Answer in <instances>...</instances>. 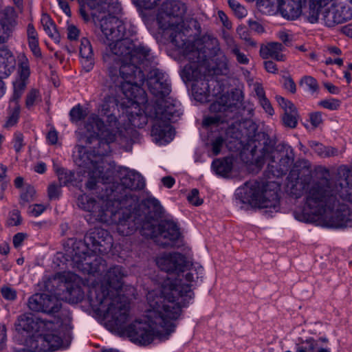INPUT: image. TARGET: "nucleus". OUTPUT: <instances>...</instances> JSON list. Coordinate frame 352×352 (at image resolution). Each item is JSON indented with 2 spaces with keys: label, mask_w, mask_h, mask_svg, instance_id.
Returning a JSON list of instances; mask_svg holds the SVG:
<instances>
[{
  "label": "nucleus",
  "mask_w": 352,
  "mask_h": 352,
  "mask_svg": "<svg viewBox=\"0 0 352 352\" xmlns=\"http://www.w3.org/2000/svg\"><path fill=\"white\" fill-rule=\"evenodd\" d=\"M156 266L169 276L159 291L146 296L145 320H137L124 331L129 339L140 345L151 344L155 339H168L176 328L182 309L192 298V287L202 276L204 268L177 252H164L155 258Z\"/></svg>",
  "instance_id": "f257e3e1"
},
{
  "label": "nucleus",
  "mask_w": 352,
  "mask_h": 352,
  "mask_svg": "<svg viewBox=\"0 0 352 352\" xmlns=\"http://www.w3.org/2000/svg\"><path fill=\"white\" fill-rule=\"evenodd\" d=\"M15 329L20 333H33L26 341L28 349L18 352H49L58 349L63 341L71 338L72 327L67 319L65 324L59 320L56 322L34 318L30 314L19 316L15 322Z\"/></svg>",
  "instance_id": "f03ea898"
},
{
  "label": "nucleus",
  "mask_w": 352,
  "mask_h": 352,
  "mask_svg": "<svg viewBox=\"0 0 352 352\" xmlns=\"http://www.w3.org/2000/svg\"><path fill=\"white\" fill-rule=\"evenodd\" d=\"M78 205L82 209L88 211L98 221L106 222L109 217L117 222L118 232L127 236L135 230V223L127 209L123 210L121 201L115 199V195L100 197L96 201L83 194L78 198Z\"/></svg>",
  "instance_id": "7ed1b4c3"
},
{
  "label": "nucleus",
  "mask_w": 352,
  "mask_h": 352,
  "mask_svg": "<svg viewBox=\"0 0 352 352\" xmlns=\"http://www.w3.org/2000/svg\"><path fill=\"white\" fill-rule=\"evenodd\" d=\"M338 197L352 201V185L349 186L344 180L339 184L314 186L307 193L306 204L309 208L314 210V214L323 216L329 210H333L338 206Z\"/></svg>",
  "instance_id": "20e7f679"
},
{
  "label": "nucleus",
  "mask_w": 352,
  "mask_h": 352,
  "mask_svg": "<svg viewBox=\"0 0 352 352\" xmlns=\"http://www.w3.org/2000/svg\"><path fill=\"white\" fill-rule=\"evenodd\" d=\"M106 239L111 240L107 231L96 229L85 236V241H74L72 248L66 250V255L71 260V265L84 273L94 274L98 272L97 267L91 263V258L88 255V250L96 251L97 246H102V242Z\"/></svg>",
  "instance_id": "39448f33"
},
{
  "label": "nucleus",
  "mask_w": 352,
  "mask_h": 352,
  "mask_svg": "<svg viewBox=\"0 0 352 352\" xmlns=\"http://www.w3.org/2000/svg\"><path fill=\"white\" fill-rule=\"evenodd\" d=\"M72 122L80 124L85 122L87 136L89 142L91 139H96L99 142L109 144L116 140L118 132V121L113 114L107 116V124H104L102 119L91 116L87 118L86 111H70Z\"/></svg>",
  "instance_id": "423d86ee"
},
{
  "label": "nucleus",
  "mask_w": 352,
  "mask_h": 352,
  "mask_svg": "<svg viewBox=\"0 0 352 352\" xmlns=\"http://www.w3.org/2000/svg\"><path fill=\"white\" fill-rule=\"evenodd\" d=\"M308 0H265L267 14L274 16L279 11L281 16L289 21H295L302 14V9ZM307 20L314 24L318 22L322 6L316 3L315 0H309Z\"/></svg>",
  "instance_id": "0eeeda50"
},
{
  "label": "nucleus",
  "mask_w": 352,
  "mask_h": 352,
  "mask_svg": "<svg viewBox=\"0 0 352 352\" xmlns=\"http://www.w3.org/2000/svg\"><path fill=\"white\" fill-rule=\"evenodd\" d=\"M145 111L132 116L131 122L137 127H142L147 122L152 123L151 135L154 141L159 144H164L170 142L174 136V131L170 122L173 113L171 111Z\"/></svg>",
  "instance_id": "6e6552de"
},
{
  "label": "nucleus",
  "mask_w": 352,
  "mask_h": 352,
  "mask_svg": "<svg viewBox=\"0 0 352 352\" xmlns=\"http://www.w3.org/2000/svg\"><path fill=\"white\" fill-rule=\"evenodd\" d=\"M100 304L98 310L105 322L113 328L123 329L124 324L129 318V306L121 300L118 294H96Z\"/></svg>",
  "instance_id": "1a4fd4ad"
},
{
  "label": "nucleus",
  "mask_w": 352,
  "mask_h": 352,
  "mask_svg": "<svg viewBox=\"0 0 352 352\" xmlns=\"http://www.w3.org/2000/svg\"><path fill=\"white\" fill-rule=\"evenodd\" d=\"M104 153L98 152V155L88 153L85 147L78 146L74 153L75 163L80 168H85L83 173H87L88 182L87 188L93 189L96 184L100 182H106L108 180L109 173L107 171L103 174L104 163L102 155Z\"/></svg>",
  "instance_id": "9d476101"
},
{
  "label": "nucleus",
  "mask_w": 352,
  "mask_h": 352,
  "mask_svg": "<svg viewBox=\"0 0 352 352\" xmlns=\"http://www.w3.org/2000/svg\"><path fill=\"white\" fill-rule=\"evenodd\" d=\"M322 6V20L328 28H333L352 19V0H315Z\"/></svg>",
  "instance_id": "9b49d317"
},
{
  "label": "nucleus",
  "mask_w": 352,
  "mask_h": 352,
  "mask_svg": "<svg viewBox=\"0 0 352 352\" xmlns=\"http://www.w3.org/2000/svg\"><path fill=\"white\" fill-rule=\"evenodd\" d=\"M236 199L241 204V208L261 209L264 204V182L252 180L236 190Z\"/></svg>",
  "instance_id": "f8f14e48"
},
{
  "label": "nucleus",
  "mask_w": 352,
  "mask_h": 352,
  "mask_svg": "<svg viewBox=\"0 0 352 352\" xmlns=\"http://www.w3.org/2000/svg\"><path fill=\"white\" fill-rule=\"evenodd\" d=\"M58 279L61 281L60 290L66 289L63 294H57L60 299L76 303L83 298V292L80 287V279L77 275L64 272L58 276Z\"/></svg>",
  "instance_id": "ddd939ff"
},
{
  "label": "nucleus",
  "mask_w": 352,
  "mask_h": 352,
  "mask_svg": "<svg viewBox=\"0 0 352 352\" xmlns=\"http://www.w3.org/2000/svg\"><path fill=\"white\" fill-rule=\"evenodd\" d=\"M125 272L122 267L114 266L109 268L102 276L100 283L95 287L96 294H118L123 285L122 279Z\"/></svg>",
  "instance_id": "4468645a"
},
{
  "label": "nucleus",
  "mask_w": 352,
  "mask_h": 352,
  "mask_svg": "<svg viewBox=\"0 0 352 352\" xmlns=\"http://www.w3.org/2000/svg\"><path fill=\"white\" fill-rule=\"evenodd\" d=\"M166 11L164 23L161 19H158L159 24L164 30H173L177 32L180 30L181 18L186 12V6L184 3L179 1L167 2L164 5Z\"/></svg>",
  "instance_id": "2eb2a0df"
},
{
  "label": "nucleus",
  "mask_w": 352,
  "mask_h": 352,
  "mask_svg": "<svg viewBox=\"0 0 352 352\" xmlns=\"http://www.w3.org/2000/svg\"><path fill=\"white\" fill-rule=\"evenodd\" d=\"M147 85L151 93L157 98V100L164 98L170 92L168 76L159 69L151 72Z\"/></svg>",
  "instance_id": "dca6fc26"
},
{
  "label": "nucleus",
  "mask_w": 352,
  "mask_h": 352,
  "mask_svg": "<svg viewBox=\"0 0 352 352\" xmlns=\"http://www.w3.org/2000/svg\"><path fill=\"white\" fill-rule=\"evenodd\" d=\"M157 234H152L151 237L161 246L165 247L172 244L180 236V232L177 224L171 221L161 223L157 228Z\"/></svg>",
  "instance_id": "f3484780"
},
{
  "label": "nucleus",
  "mask_w": 352,
  "mask_h": 352,
  "mask_svg": "<svg viewBox=\"0 0 352 352\" xmlns=\"http://www.w3.org/2000/svg\"><path fill=\"white\" fill-rule=\"evenodd\" d=\"M120 184L116 187L113 195L120 192L123 190H139L144 186L143 177L138 173L127 168H121L120 170Z\"/></svg>",
  "instance_id": "a211bd4d"
},
{
  "label": "nucleus",
  "mask_w": 352,
  "mask_h": 352,
  "mask_svg": "<svg viewBox=\"0 0 352 352\" xmlns=\"http://www.w3.org/2000/svg\"><path fill=\"white\" fill-rule=\"evenodd\" d=\"M296 352H331V349L327 338H310L296 345Z\"/></svg>",
  "instance_id": "6ab92c4d"
},
{
  "label": "nucleus",
  "mask_w": 352,
  "mask_h": 352,
  "mask_svg": "<svg viewBox=\"0 0 352 352\" xmlns=\"http://www.w3.org/2000/svg\"><path fill=\"white\" fill-rule=\"evenodd\" d=\"M80 62L84 69L90 71L94 66V53L90 41L82 38L80 45Z\"/></svg>",
  "instance_id": "aec40b11"
},
{
  "label": "nucleus",
  "mask_w": 352,
  "mask_h": 352,
  "mask_svg": "<svg viewBox=\"0 0 352 352\" xmlns=\"http://www.w3.org/2000/svg\"><path fill=\"white\" fill-rule=\"evenodd\" d=\"M20 78L14 82V96L13 99H18L22 91L25 87V80L30 75L29 65L26 61L22 62L19 70Z\"/></svg>",
  "instance_id": "412c9836"
},
{
  "label": "nucleus",
  "mask_w": 352,
  "mask_h": 352,
  "mask_svg": "<svg viewBox=\"0 0 352 352\" xmlns=\"http://www.w3.org/2000/svg\"><path fill=\"white\" fill-rule=\"evenodd\" d=\"M352 217L349 209L343 206L341 212H337L328 223L329 226L336 228H346L351 226Z\"/></svg>",
  "instance_id": "4be33fe9"
},
{
  "label": "nucleus",
  "mask_w": 352,
  "mask_h": 352,
  "mask_svg": "<svg viewBox=\"0 0 352 352\" xmlns=\"http://www.w3.org/2000/svg\"><path fill=\"white\" fill-rule=\"evenodd\" d=\"M284 49L280 43H268L265 45V58H271L277 61H285L286 56L283 54Z\"/></svg>",
  "instance_id": "5701e85b"
},
{
  "label": "nucleus",
  "mask_w": 352,
  "mask_h": 352,
  "mask_svg": "<svg viewBox=\"0 0 352 352\" xmlns=\"http://www.w3.org/2000/svg\"><path fill=\"white\" fill-rule=\"evenodd\" d=\"M209 85L206 82H197L194 85L192 88V94L195 99L201 102L213 100L210 99L209 90L208 89Z\"/></svg>",
  "instance_id": "b1692460"
},
{
  "label": "nucleus",
  "mask_w": 352,
  "mask_h": 352,
  "mask_svg": "<svg viewBox=\"0 0 352 352\" xmlns=\"http://www.w3.org/2000/svg\"><path fill=\"white\" fill-rule=\"evenodd\" d=\"M56 293V296H52L45 294V302L43 303V309L42 312L52 314L57 312L60 308V302L59 296Z\"/></svg>",
  "instance_id": "393cba45"
},
{
  "label": "nucleus",
  "mask_w": 352,
  "mask_h": 352,
  "mask_svg": "<svg viewBox=\"0 0 352 352\" xmlns=\"http://www.w3.org/2000/svg\"><path fill=\"white\" fill-rule=\"evenodd\" d=\"M278 209V197L276 191H267L265 189V214L272 213Z\"/></svg>",
  "instance_id": "a878e982"
},
{
  "label": "nucleus",
  "mask_w": 352,
  "mask_h": 352,
  "mask_svg": "<svg viewBox=\"0 0 352 352\" xmlns=\"http://www.w3.org/2000/svg\"><path fill=\"white\" fill-rule=\"evenodd\" d=\"M45 302V294H36L29 298L28 305L32 311H42Z\"/></svg>",
  "instance_id": "bb28decb"
},
{
  "label": "nucleus",
  "mask_w": 352,
  "mask_h": 352,
  "mask_svg": "<svg viewBox=\"0 0 352 352\" xmlns=\"http://www.w3.org/2000/svg\"><path fill=\"white\" fill-rule=\"evenodd\" d=\"M41 24L45 32L52 38H58V33L56 27L47 14H43L41 16Z\"/></svg>",
  "instance_id": "cd10ccee"
},
{
  "label": "nucleus",
  "mask_w": 352,
  "mask_h": 352,
  "mask_svg": "<svg viewBox=\"0 0 352 352\" xmlns=\"http://www.w3.org/2000/svg\"><path fill=\"white\" fill-rule=\"evenodd\" d=\"M166 97V96L157 100L159 108L164 109V110H171L172 109H180L182 107V104L179 101L171 97Z\"/></svg>",
  "instance_id": "c85d7f7f"
},
{
  "label": "nucleus",
  "mask_w": 352,
  "mask_h": 352,
  "mask_svg": "<svg viewBox=\"0 0 352 352\" xmlns=\"http://www.w3.org/2000/svg\"><path fill=\"white\" fill-rule=\"evenodd\" d=\"M54 169L58 176L60 184L65 185L72 181L74 177V175L72 172L65 170L59 167L56 164H54Z\"/></svg>",
  "instance_id": "c756f323"
},
{
  "label": "nucleus",
  "mask_w": 352,
  "mask_h": 352,
  "mask_svg": "<svg viewBox=\"0 0 352 352\" xmlns=\"http://www.w3.org/2000/svg\"><path fill=\"white\" fill-rule=\"evenodd\" d=\"M276 140L272 138L267 146H265V160L267 159H271L272 161H275L276 159H278L280 157V150L278 149L279 146L275 148Z\"/></svg>",
  "instance_id": "7c9ffc66"
},
{
  "label": "nucleus",
  "mask_w": 352,
  "mask_h": 352,
  "mask_svg": "<svg viewBox=\"0 0 352 352\" xmlns=\"http://www.w3.org/2000/svg\"><path fill=\"white\" fill-rule=\"evenodd\" d=\"M299 85L301 87H306L311 93L317 92L319 88L316 80L310 76L302 77L299 82Z\"/></svg>",
  "instance_id": "2f4dec72"
},
{
  "label": "nucleus",
  "mask_w": 352,
  "mask_h": 352,
  "mask_svg": "<svg viewBox=\"0 0 352 352\" xmlns=\"http://www.w3.org/2000/svg\"><path fill=\"white\" fill-rule=\"evenodd\" d=\"M285 126L295 128L298 123V116L296 111H285L282 117Z\"/></svg>",
  "instance_id": "473e14b6"
},
{
  "label": "nucleus",
  "mask_w": 352,
  "mask_h": 352,
  "mask_svg": "<svg viewBox=\"0 0 352 352\" xmlns=\"http://www.w3.org/2000/svg\"><path fill=\"white\" fill-rule=\"evenodd\" d=\"M212 96L214 98V108H217V105L219 107L227 106L232 107V103L230 101L229 97L225 94H221L220 93H214L212 94Z\"/></svg>",
  "instance_id": "72a5a7b5"
},
{
  "label": "nucleus",
  "mask_w": 352,
  "mask_h": 352,
  "mask_svg": "<svg viewBox=\"0 0 352 352\" xmlns=\"http://www.w3.org/2000/svg\"><path fill=\"white\" fill-rule=\"evenodd\" d=\"M212 168L217 174L221 175L227 174L230 169L229 164L226 162L219 160L213 162Z\"/></svg>",
  "instance_id": "f704fd0d"
},
{
  "label": "nucleus",
  "mask_w": 352,
  "mask_h": 352,
  "mask_svg": "<svg viewBox=\"0 0 352 352\" xmlns=\"http://www.w3.org/2000/svg\"><path fill=\"white\" fill-rule=\"evenodd\" d=\"M228 4L237 17L243 18L247 15V10L236 1L228 0Z\"/></svg>",
  "instance_id": "c9c22d12"
},
{
  "label": "nucleus",
  "mask_w": 352,
  "mask_h": 352,
  "mask_svg": "<svg viewBox=\"0 0 352 352\" xmlns=\"http://www.w3.org/2000/svg\"><path fill=\"white\" fill-rule=\"evenodd\" d=\"M46 139L48 144L57 146H61V142L58 139V133L54 128L50 129L47 132Z\"/></svg>",
  "instance_id": "e433bc0d"
},
{
  "label": "nucleus",
  "mask_w": 352,
  "mask_h": 352,
  "mask_svg": "<svg viewBox=\"0 0 352 352\" xmlns=\"http://www.w3.org/2000/svg\"><path fill=\"white\" fill-rule=\"evenodd\" d=\"M34 195V188L32 186H28L21 195V204H25L33 201Z\"/></svg>",
  "instance_id": "4c0bfd02"
},
{
  "label": "nucleus",
  "mask_w": 352,
  "mask_h": 352,
  "mask_svg": "<svg viewBox=\"0 0 352 352\" xmlns=\"http://www.w3.org/2000/svg\"><path fill=\"white\" fill-rule=\"evenodd\" d=\"M188 201L193 206H199L203 204V199L199 197V190L192 189L187 197Z\"/></svg>",
  "instance_id": "58836bf2"
},
{
  "label": "nucleus",
  "mask_w": 352,
  "mask_h": 352,
  "mask_svg": "<svg viewBox=\"0 0 352 352\" xmlns=\"http://www.w3.org/2000/svg\"><path fill=\"white\" fill-rule=\"evenodd\" d=\"M48 197L50 199H57L60 195V185L52 183L47 189Z\"/></svg>",
  "instance_id": "ea45409f"
},
{
  "label": "nucleus",
  "mask_w": 352,
  "mask_h": 352,
  "mask_svg": "<svg viewBox=\"0 0 352 352\" xmlns=\"http://www.w3.org/2000/svg\"><path fill=\"white\" fill-rule=\"evenodd\" d=\"M1 292L3 296V297L8 300H13L16 297V292L14 289L10 287H3L1 289Z\"/></svg>",
  "instance_id": "a19ab883"
},
{
  "label": "nucleus",
  "mask_w": 352,
  "mask_h": 352,
  "mask_svg": "<svg viewBox=\"0 0 352 352\" xmlns=\"http://www.w3.org/2000/svg\"><path fill=\"white\" fill-rule=\"evenodd\" d=\"M320 105L322 108L329 109H336L340 107V102L335 99L321 101Z\"/></svg>",
  "instance_id": "79ce46f5"
},
{
  "label": "nucleus",
  "mask_w": 352,
  "mask_h": 352,
  "mask_svg": "<svg viewBox=\"0 0 352 352\" xmlns=\"http://www.w3.org/2000/svg\"><path fill=\"white\" fill-rule=\"evenodd\" d=\"M14 60L10 52L3 48H0V65H6L7 63H11Z\"/></svg>",
  "instance_id": "37998d69"
},
{
  "label": "nucleus",
  "mask_w": 352,
  "mask_h": 352,
  "mask_svg": "<svg viewBox=\"0 0 352 352\" xmlns=\"http://www.w3.org/2000/svg\"><path fill=\"white\" fill-rule=\"evenodd\" d=\"M283 86L286 90L292 94H294L296 92V83L290 76L284 77Z\"/></svg>",
  "instance_id": "c03bdc74"
},
{
  "label": "nucleus",
  "mask_w": 352,
  "mask_h": 352,
  "mask_svg": "<svg viewBox=\"0 0 352 352\" xmlns=\"http://www.w3.org/2000/svg\"><path fill=\"white\" fill-rule=\"evenodd\" d=\"M19 118V113L18 111H13L7 118L6 123L4 124V127L6 129H9L13 126H14Z\"/></svg>",
  "instance_id": "a18cd8bd"
},
{
  "label": "nucleus",
  "mask_w": 352,
  "mask_h": 352,
  "mask_svg": "<svg viewBox=\"0 0 352 352\" xmlns=\"http://www.w3.org/2000/svg\"><path fill=\"white\" fill-rule=\"evenodd\" d=\"M39 94L36 90H32L30 92L27 97L26 104L28 108L32 107L34 104L38 101Z\"/></svg>",
  "instance_id": "49530a36"
},
{
  "label": "nucleus",
  "mask_w": 352,
  "mask_h": 352,
  "mask_svg": "<svg viewBox=\"0 0 352 352\" xmlns=\"http://www.w3.org/2000/svg\"><path fill=\"white\" fill-rule=\"evenodd\" d=\"M21 222V217L20 215V212L19 210H13L10 216L8 219L9 225L14 226L20 224Z\"/></svg>",
  "instance_id": "de8ad7c7"
},
{
  "label": "nucleus",
  "mask_w": 352,
  "mask_h": 352,
  "mask_svg": "<svg viewBox=\"0 0 352 352\" xmlns=\"http://www.w3.org/2000/svg\"><path fill=\"white\" fill-rule=\"evenodd\" d=\"M276 101L278 103L280 107L283 109L287 110V109H292L293 108H295L294 104L291 101L281 96H277Z\"/></svg>",
  "instance_id": "09e8293b"
},
{
  "label": "nucleus",
  "mask_w": 352,
  "mask_h": 352,
  "mask_svg": "<svg viewBox=\"0 0 352 352\" xmlns=\"http://www.w3.org/2000/svg\"><path fill=\"white\" fill-rule=\"evenodd\" d=\"M7 329L5 324H0V351L3 350L6 346Z\"/></svg>",
  "instance_id": "8fccbe9b"
},
{
  "label": "nucleus",
  "mask_w": 352,
  "mask_h": 352,
  "mask_svg": "<svg viewBox=\"0 0 352 352\" xmlns=\"http://www.w3.org/2000/svg\"><path fill=\"white\" fill-rule=\"evenodd\" d=\"M314 151L321 156H330L336 153V151L333 148H326L322 145V147H316Z\"/></svg>",
  "instance_id": "3c124183"
},
{
  "label": "nucleus",
  "mask_w": 352,
  "mask_h": 352,
  "mask_svg": "<svg viewBox=\"0 0 352 352\" xmlns=\"http://www.w3.org/2000/svg\"><path fill=\"white\" fill-rule=\"evenodd\" d=\"M223 144V139L221 137L217 138L212 144V153L214 155L219 154L221 148Z\"/></svg>",
  "instance_id": "603ef678"
},
{
  "label": "nucleus",
  "mask_w": 352,
  "mask_h": 352,
  "mask_svg": "<svg viewBox=\"0 0 352 352\" xmlns=\"http://www.w3.org/2000/svg\"><path fill=\"white\" fill-rule=\"evenodd\" d=\"M45 210V206L42 204H34L30 206L29 212L34 216H39Z\"/></svg>",
  "instance_id": "864d4df0"
},
{
  "label": "nucleus",
  "mask_w": 352,
  "mask_h": 352,
  "mask_svg": "<svg viewBox=\"0 0 352 352\" xmlns=\"http://www.w3.org/2000/svg\"><path fill=\"white\" fill-rule=\"evenodd\" d=\"M309 119L311 124L314 126H318L322 122L321 115L318 111H314L310 113Z\"/></svg>",
  "instance_id": "5fc2aeb1"
},
{
  "label": "nucleus",
  "mask_w": 352,
  "mask_h": 352,
  "mask_svg": "<svg viewBox=\"0 0 352 352\" xmlns=\"http://www.w3.org/2000/svg\"><path fill=\"white\" fill-rule=\"evenodd\" d=\"M79 34L78 30L73 25H69L67 27V36L71 40H75Z\"/></svg>",
  "instance_id": "6e6d98bb"
},
{
  "label": "nucleus",
  "mask_w": 352,
  "mask_h": 352,
  "mask_svg": "<svg viewBox=\"0 0 352 352\" xmlns=\"http://www.w3.org/2000/svg\"><path fill=\"white\" fill-rule=\"evenodd\" d=\"M28 42H29L30 47L31 50L32 51V52L34 53V54L36 56H40L41 52H40V50L38 47V38L34 39V40L28 41Z\"/></svg>",
  "instance_id": "4d7b16f0"
},
{
  "label": "nucleus",
  "mask_w": 352,
  "mask_h": 352,
  "mask_svg": "<svg viewBox=\"0 0 352 352\" xmlns=\"http://www.w3.org/2000/svg\"><path fill=\"white\" fill-rule=\"evenodd\" d=\"M141 6L146 9H151L154 7L160 0H138Z\"/></svg>",
  "instance_id": "13d9d810"
},
{
  "label": "nucleus",
  "mask_w": 352,
  "mask_h": 352,
  "mask_svg": "<svg viewBox=\"0 0 352 352\" xmlns=\"http://www.w3.org/2000/svg\"><path fill=\"white\" fill-rule=\"evenodd\" d=\"M25 238V235L23 233H18L13 237V244L15 248L19 247Z\"/></svg>",
  "instance_id": "bf43d9fd"
},
{
  "label": "nucleus",
  "mask_w": 352,
  "mask_h": 352,
  "mask_svg": "<svg viewBox=\"0 0 352 352\" xmlns=\"http://www.w3.org/2000/svg\"><path fill=\"white\" fill-rule=\"evenodd\" d=\"M249 25L252 30L255 31L258 33H262L263 32V29L262 25L256 21H249Z\"/></svg>",
  "instance_id": "052dcab7"
},
{
  "label": "nucleus",
  "mask_w": 352,
  "mask_h": 352,
  "mask_svg": "<svg viewBox=\"0 0 352 352\" xmlns=\"http://www.w3.org/2000/svg\"><path fill=\"white\" fill-rule=\"evenodd\" d=\"M219 122V118L217 116H209L204 118L203 120V126H208L211 124L218 123Z\"/></svg>",
  "instance_id": "680f3d73"
},
{
  "label": "nucleus",
  "mask_w": 352,
  "mask_h": 352,
  "mask_svg": "<svg viewBox=\"0 0 352 352\" xmlns=\"http://www.w3.org/2000/svg\"><path fill=\"white\" fill-rule=\"evenodd\" d=\"M23 135L21 134L18 133V134L15 135L14 148L17 152L21 150V148L23 146Z\"/></svg>",
  "instance_id": "e2e57ef3"
},
{
  "label": "nucleus",
  "mask_w": 352,
  "mask_h": 352,
  "mask_svg": "<svg viewBox=\"0 0 352 352\" xmlns=\"http://www.w3.org/2000/svg\"><path fill=\"white\" fill-rule=\"evenodd\" d=\"M265 70L268 72L274 74L278 69L276 65L272 60L265 61Z\"/></svg>",
  "instance_id": "0e129e2a"
},
{
  "label": "nucleus",
  "mask_w": 352,
  "mask_h": 352,
  "mask_svg": "<svg viewBox=\"0 0 352 352\" xmlns=\"http://www.w3.org/2000/svg\"><path fill=\"white\" fill-rule=\"evenodd\" d=\"M162 182L167 188H171L175 184V179L170 176L164 177L162 179Z\"/></svg>",
  "instance_id": "69168bd1"
},
{
  "label": "nucleus",
  "mask_w": 352,
  "mask_h": 352,
  "mask_svg": "<svg viewBox=\"0 0 352 352\" xmlns=\"http://www.w3.org/2000/svg\"><path fill=\"white\" fill-rule=\"evenodd\" d=\"M28 41L34 40V39L38 38L37 33H36L35 29L31 25H28Z\"/></svg>",
  "instance_id": "338daca9"
},
{
  "label": "nucleus",
  "mask_w": 352,
  "mask_h": 352,
  "mask_svg": "<svg viewBox=\"0 0 352 352\" xmlns=\"http://www.w3.org/2000/svg\"><path fill=\"white\" fill-rule=\"evenodd\" d=\"M341 32L349 37H352V24H348L341 28Z\"/></svg>",
  "instance_id": "774afa93"
}]
</instances>
